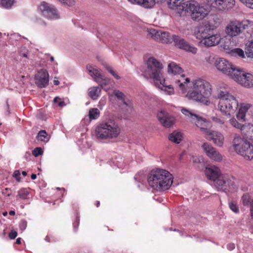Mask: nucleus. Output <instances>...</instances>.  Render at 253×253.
<instances>
[{"label": "nucleus", "mask_w": 253, "mask_h": 253, "mask_svg": "<svg viewBox=\"0 0 253 253\" xmlns=\"http://www.w3.org/2000/svg\"><path fill=\"white\" fill-rule=\"evenodd\" d=\"M34 22L37 25L42 27H45L46 26L45 21L40 17H36L34 20Z\"/></svg>", "instance_id": "obj_45"}, {"label": "nucleus", "mask_w": 253, "mask_h": 253, "mask_svg": "<svg viewBox=\"0 0 253 253\" xmlns=\"http://www.w3.org/2000/svg\"><path fill=\"white\" fill-rule=\"evenodd\" d=\"M121 129L114 120H109L98 124L95 128V135L99 140H111L117 138Z\"/></svg>", "instance_id": "obj_5"}, {"label": "nucleus", "mask_w": 253, "mask_h": 253, "mask_svg": "<svg viewBox=\"0 0 253 253\" xmlns=\"http://www.w3.org/2000/svg\"><path fill=\"white\" fill-rule=\"evenodd\" d=\"M231 42L230 40L225 41L224 43L222 45V47L224 49V51H225L228 54L230 52V51L232 49L233 45L231 44Z\"/></svg>", "instance_id": "obj_40"}, {"label": "nucleus", "mask_w": 253, "mask_h": 253, "mask_svg": "<svg viewBox=\"0 0 253 253\" xmlns=\"http://www.w3.org/2000/svg\"><path fill=\"white\" fill-rule=\"evenodd\" d=\"M175 84L187 98L206 105L210 104L209 98L211 95L212 88L206 80L199 78L191 83L189 78L182 75L177 77Z\"/></svg>", "instance_id": "obj_1"}, {"label": "nucleus", "mask_w": 253, "mask_h": 253, "mask_svg": "<svg viewBox=\"0 0 253 253\" xmlns=\"http://www.w3.org/2000/svg\"><path fill=\"white\" fill-rule=\"evenodd\" d=\"M1 193L2 195L6 197H9L11 195V191L10 189L8 188L3 189Z\"/></svg>", "instance_id": "obj_50"}, {"label": "nucleus", "mask_w": 253, "mask_h": 253, "mask_svg": "<svg viewBox=\"0 0 253 253\" xmlns=\"http://www.w3.org/2000/svg\"><path fill=\"white\" fill-rule=\"evenodd\" d=\"M233 96V95L230 94L226 89H219L217 91V96L219 99V101H221L222 99L224 100L229 98V96Z\"/></svg>", "instance_id": "obj_34"}, {"label": "nucleus", "mask_w": 253, "mask_h": 253, "mask_svg": "<svg viewBox=\"0 0 253 253\" xmlns=\"http://www.w3.org/2000/svg\"><path fill=\"white\" fill-rule=\"evenodd\" d=\"M30 195V192L28 189H21L18 191L17 196L22 199L26 200L29 199Z\"/></svg>", "instance_id": "obj_36"}, {"label": "nucleus", "mask_w": 253, "mask_h": 253, "mask_svg": "<svg viewBox=\"0 0 253 253\" xmlns=\"http://www.w3.org/2000/svg\"><path fill=\"white\" fill-rule=\"evenodd\" d=\"M227 248L229 251H232L235 249V246L233 243H229L227 245Z\"/></svg>", "instance_id": "obj_57"}, {"label": "nucleus", "mask_w": 253, "mask_h": 253, "mask_svg": "<svg viewBox=\"0 0 253 253\" xmlns=\"http://www.w3.org/2000/svg\"><path fill=\"white\" fill-rule=\"evenodd\" d=\"M245 53L248 57L253 58V40L247 43Z\"/></svg>", "instance_id": "obj_38"}, {"label": "nucleus", "mask_w": 253, "mask_h": 253, "mask_svg": "<svg viewBox=\"0 0 253 253\" xmlns=\"http://www.w3.org/2000/svg\"><path fill=\"white\" fill-rule=\"evenodd\" d=\"M42 152L43 151L41 147H37L33 151L32 154L35 157H37L42 155Z\"/></svg>", "instance_id": "obj_47"}, {"label": "nucleus", "mask_w": 253, "mask_h": 253, "mask_svg": "<svg viewBox=\"0 0 253 253\" xmlns=\"http://www.w3.org/2000/svg\"><path fill=\"white\" fill-rule=\"evenodd\" d=\"M38 10L42 16L49 20H56L60 18L58 11L54 5L45 1L40 3Z\"/></svg>", "instance_id": "obj_14"}, {"label": "nucleus", "mask_w": 253, "mask_h": 253, "mask_svg": "<svg viewBox=\"0 0 253 253\" xmlns=\"http://www.w3.org/2000/svg\"><path fill=\"white\" fill-rule=\"evenodd\" d=\"M79 225V218L78 216L76 217V221L73 223V227L75 231H76Z\"/></svg>", "instance_id": "obj_54"}, {"label": "nucleus", "mask_w": 253, "mask_h": 253, "mask_svg": "<svg viewBox=\"0 0 253 253\" xmlns=\"http://www.w3.org/2000/svg\"><path fill=\"white\" fill-rule=\"evenodd\" d=\"M76 0H64V2H60L61 3L67 5L68 6H72L75 4Z\"/></svg>", "instance_id": "obj_51"}, {"label": "nucleus", "mask_w": 253, "mask_h": 253, "mask_svg": "<svg viewBox=\"0 0 253 253\" xmlns=\"http://www.w3.org/2000/svg\"><path fill=\"white\" fill-rule=\"evenodd\" d=\"M229 123L232 126H233L234 127L237 128V129H239L240 130H241V132L242 134L243 135H244V131H243V129H244V127L245 126H248L249 125H251V123H246L245 124H241L240 123H239L235 118H231L229 121Z\"/></svg>", "instance_id": "obj_28"}, {"label": "nucleus", "mask_w": 253, "mask_h": 253, "mask_svg": "<svg viewBox=\"0 0 253 253\" xmlns=\"http://www.w3.org/2000/svg\"><path fill=\"white\" fill-rule=\"evenodd\" d=\"M132 4L139 5L142 7H148L152 5L153 0H128Z\"/></svg>", "instance_id": "obj_31"}, {"label": "nucleus", "mask_w": 253, "mask_h": 253, "mask_svg": "<svg viewBox=\"0 0 253 253\" xmlns=\"http://www.w3.org/2000/svg\"><path fill=\"white\" fill-rule=\"evenodd\" d=\"M61 100V98L59 97H55L53 100V101L55 103H57L58 104L59 101Z\"/></svg>", "instance_id": "obj_59"}, {"label": "nucleus", "mask_w": 253, "mask_h": 253, "mask_svg": "<svg viewBox=\"0 0 253 253\" xmlns=\"http://www.w3.org/2000/svg\"><path fill=\"white\" fill-rule=\"evenodd\" d=\"M86 69L90 76L101 86L102 88L106 91L110 89V80L105 78L100 70L90 65H87Z\"/></svg>", "instance_id": "obj_13"}, {"label": "nucleus", "mask_w": 253, "mask_h": 253, "mask_svg": "<svg viewBox=\"0 0 253 253\" xmlns=\"http://www.w3.org/2000/svg\"><path fill=\"white\" fill-rule=\"evenodd\" d=\"M21 243V238H18L17 239H16V243L17 244H20Z\"/></svg>", "instance_id": "obj_64"}, {"label": "nucleus", "mask_w": 253, "mask_h": 253, "mask_svg": "<svg viewBox=\"0 0 253 253\" xmlns=\"http://www.w3.org/2000/svg\"><path fill=\"white\" fill-rule=\"evenodd\" d=\"M201 159L200 157L197 156H193L192 159L193 162L195 164L200 163L201 162Z\"/></svg>", "instance_id": "obj_55"}, {"label": "nucleus", "mask_w": 253, "mask_h": 253, "mask_svg": "<svg viewBox=\"0 0 253 253\" xmlns=\"http://www.w3.org/2000/svg\"><path fill=\"white\" fill-rule=\"evenodd\" d=\"M247 7L253 9V0H239Z\"/></svg>", "instance_id": "obj_46"}, {"label": "nucleus", "mask_w": 253, "mask_h": 253, "mask_svg": "<svg viewBox=\"0 0 253 253\" xmlns=\"http://www.w3.org/2000/svg\"><path fill=\"white\" fill-rule=\"evenodd\" d=\"M224 0H207L208 5L218 10H224Z\"/></svg>", "instance_id": "obj_25"}, {"label": "nucleus", "mask_w": 253, "mask_h": 253, "mask_svg": "<svg viewBox=\"0 0 253 253\" xmlns=\"http://www.w3.org/2000/svg\"><path fill=\"white\" fill-rule=\"evenodd\" d=\"M172 175L168 170L158 169L149 173L147 181L149 185L158 191L169 189L173 183Z\"/></svg>", "instance_id": "obj_4"}, {"label": "nucleus", "mask_w": 253, "mask_h": 253, "mask_svg": "<svg viewBox=\"0 0 253 253\" xmlns=\"http://www.w3.org/2000/svg\"><path fill=\"white\" fill-rule=\"evenodd\" d=\"M163 64L153 57L148 58L147 68L143 72V76L147 80H152L156 87L163 91L166 94L171 95L174 91L171 85L166 84L162 70Z\"/></svg>", "instance_id": "obj_2"}, {"label": "nucleus", "mask_w": 253, "mask_h": 253, "mask_svg": "<svg viewBox=\"0 0 253 253\" xmlns=\"http://www.w3.org/2000/svg\"><path fill=\"white\" fill-rule=\"evenodd\" d=\"M15 2V0H0L1 6L7 9L11 8Z\"/></svg>", "instance_id": "obj_35"}, {"label": "nucleus", "mask_w": 253, "mask_h": 253, "mask_svg": "<svg viewBox=\"0 0 253 253\" xmlns=\"http://www.w3.org/2000/svg\"><path fill=\"white\" fill-rule=\"evenodd\" d=\"M250 213H251V216L252 218L253 219V205L252 207H251Z\"/></svg>", "instance_id": "obj_63"}, {"label": "nucleus", "mask_w": 253, "mask_h": 253, "mask_svg": "<svg viewBox=\"0 0 253 253\" xmlns=\"http://www.w3.org/2000/svg\"><path fill=\"white\" fill-rule=\"evenodd\" d=\"M45 241L47 242H52V240L51 238L49 236H46L44 239Z\"/></svg>", "instance_id": "obj_60"}, {"label": "nucleus", "mask_w": 253, "mask_h": 253, "mask_svg": "<svg viewBox=\"0 0 253 253\" xmlns=\"http://www.w3.org/2000/svg\"><path fill=\"white\" fill-rule=\"evenodd\" d=\"M205 173L207 179L213 182V184L222 174L220 169L213 165L207 166L205 168Z\"/></svg>", "instance_id": "obj_19"}, {"label": "nucleus", "mask_w": 253, "mask_h": 253, "mask_svg": "<svg viewBox=\"0 0 253 253\" xmlns=\"http://www.w3.org/2000/svg\"><path fill=\"white\" fill-rule=\"evenodd\" d=\"M37 139L39 141L47 142L49 141V137L45 130H41L38 134Z\"/></svg>", "instance_id": "obj_39"}, {"label": "nucleus", "mask_w": 253, "mask_h": 253, "mask_svg": "<svg viewBox=\"0 0 253 253\" xmlns=\"http://www.w3.org/2000/svg\"><path fill=\"white\" fill-rule=\"evenodd\" d=\"M17 236V233L16 231H11L9 234V237L10 239H15Z\"/></svg>", "instance_id": "obj_56"}, {"label": "nucleus", "mask_w": 253, "mask_h": 253, "mask_svg": "<svg viewBox=\"0 0 253 253\" xmlns=\"http://www.w3.org/2000/svg\"><path fill=\"white\" fill-rule=\"evenodd\" d=\"M100 116V111L97 108H91L88 112V116L90 120H96Z\"/></svg>", "instance_id": "obj_37"}, {"label": "nucleus", "mask_w": 253, "mask_h": 253, "mask_svg": "<svg viewBox=\"0 0 253 253\" xmlns=\"http://www.w3.org/2000/svg\"><path fill=\"white\" fill-rule=\"evenodd\" d=\"M195 36L205 47H209L218 45L221 41V36L218 33H214L213 26L206 24L201 26L195 32Z\"/></svg>", "instance_id": "obj_6"}, {"label": "nucleus", "mask_w": 253, "mask_h": 253, "mask_svg": "<svg viewBox=\"0 0 253 253\" xmlns=\"http://www.w3.org/2000/svg\"><path fill=\"white\" fill-rule=\"evenodd\" d=\"M148 36L152 39L163 43L169 44L172 42V35L167 31L149 29L148 30Z\"/></svg>", "instance_id": "obj_15"}, {"label": "nucleus", "mask_w": 253, "mask_h": 253, "mask_svg": "<svg viewBox=\"0 0 253 253\" xmlns=\"http://www.w3.org/2000/svg\"><path fill=\"white\" fill-rule=\"evenodd\" d=\"M205 60L209 64H212L213 62H215L213 56L211 55L206 56Z\"/></svg>", "instance_id": "obj_48"}, {"label": "nucleus", "mask_w": 253, "mask_h": 253, "mask_svg": "<svg viewBox=\"0 0 253 253\" xmlns=\"http://www.w3.org/2000/svg\"><path fill=\"white\" fill-rule=\"evenodd\" d=\"M35 84L41 88L46 87L48 84L49 74L46 70L41 69L38 72L35 77Z\"/></svg>", "instance_id": "obj_21"}, {"label": "nucleus", "mask_w": 253, "mask_h": 253, "mask_svg": "<svg viewBox=\"0 0 253 253\" xmlns=\"http://www.w3.org/2000/svg\"><path fill=\"white\" fill-rule=\"evenodd\" d=\"M239 106V102L234 96L218 101V108L220 112L225 116H230L237 111Z\"/></svg>", "instance_id": "obj_11"}, {"label": "nucleus", "mask_w": 253, "mask_h": 253, "mask_svg": "<svg viewBox=\"0 0 253 253\" xmlns=\"http://www.w3.org/2000/svg\"><path fill=\"white\" fill-rule=\"evenodd\" d=\"M138 187L140 188L141 189H143L145 188V186L142 182L140 184H138L137 185Z\"/></svg>", "instance_id": "obj_62"}, {"label": "nucleus", "mask_w": 253, "mask_h": 253, "mask_svg": "<svg viewBox=\"0 0 253 253\" xmlns=\"http://www.w3.org/2000/svg\"><path fill=\"white\" fill-rule=\"evenodd\" d=\"M184 0H168L167 4L169 8L175 11L180 17L185 16L186 9Z\"/></svg>", "instance_id": "obj_18"}, {"label": "nucleus", "mask_w": 253, "mask_h": 253, "mask_svg": "<svg viewBox=\"0 0 253 253\" xmlns=\"http://www.w3.org/2000/svg\"><path fill=\"white\" fill-rule=\"evenodd\" d=\"M202 148L207 156L211 160L219 162L222 160L221 155L216 149L208 143H204Z\"/></svg>", "instance_id": "obj_20"}, {"label": "nucleus", "mask_w": 253, "mask_h": 253, "mask_svg": "<svg viewBox=\"0 0 253 253\" xmlns=\"http://www.w3.org/2000/svg\"><path fill=\"white\" fill-rule=\"evenodd\" d=\"M238 111L236 114V117L239 121L246 122V114L247 111L251 107V105L249 103H242L239 105Z\"/></svg>", "instance_id": "obj_24"}, {"label": "nucleus", "mask_w": 253, "mask_h": 253, "mask_svg": "<svg viewBox=\"0 0 253 253\" xmlns=\"http://www.w3.org/2000/svg\"><path fill=\"white\" fill-rule=\"evenodd\" d=\"M242 201L244 206L253 205V196L249 193L244 194L242 197Z\"/></svg>", "instance_id": "obj_32"}, {"label": "nucleus", "mask_w": 253, "mask_h": 253, "mask_svg": "<svg viewBox=\"0 0 253 253\" xmlns=\"http://www.w3.org/2000/svg\"><path fill=\"white\" fill-rule=\"evenodd\" d=\"M158 119L160 123L165 127H170L174 123L173 117L165 111H161L158 114Z\"/></svg>", "instance_id": "obj_22"}, {"label": "nucleus", "mask_w": 253, "mask_h": 253, "mask_svg": "<svg viewBox=\"0 0 253 253\" xmlns=\"http://www.w3.org/2000/svg\"><path fill=\"white\" fill-rule=\"evenodd\" d=\"M65 105H66V104H65L64 101L62 100V99H61L60 101H59L58 106L59 107H64Z\"/></svg>", "instance_id": "obj_58"}, {"label": "nucleus", "mask_w": 253, "mask_h": 253, "mask_svg": "<svg viewBox=\"0 0 253 253\" xmlns=\"http://www.w3.org/2000/svg\"><path fill=\"white\" fill-rule=\"evenodd\" d=\"M228 54L232 56L238 57L242 58H245V53L244 50L240 48L233 47Z\"/></svg>", "instance_id": "obj_33"}, {"label": "nucleus", "mask_w": 253, "mask_h": 253, "mask_svg": "<svg viewBox=\"0 0 253 253\" xmlns=\"http://www.w3.org/2000/svg\"><path fill=\"white\" fill-rule=\"evenodd\" d=\"M114 94L119 99L121 100L123 104L122 105V109H125L127 112H131L133 110V104L132 102L125 98V94L119 90H114L113 91Z\"/></svg>", "instance_id": "obj_23"}, {"label": "nucleus", "mask_w": 253, "mask_h": 253, "mask_svg": "<svg viewBox=\"0 0 253 253\" xmlns=\"http://www.w3.org/2000/svg\"><path fill=\"white\" fill-rule=\"evenodd\" d=\"M168 73L174 75H179L182 73L183 70L178 65L174 62H171L168 65Z\"/></svg>", "instance_id": "obj_26"}, {"label": "nucleus", "mask_w": 253, "mask_h": 253, "mask_svg": "<svg viewBox=\"0 0 253 253\" xmlns=\"http://www.w3.org/2000/svg\"><path fill=\"white\" fill-rule=\"evenodd\" d=\"M214 65L216 68L223 74H225L233 79V76L236 74L239 68L236 67L231 63L223 58H218L215 59Z\"/></svg>", "instance_id": "obj_12"}, {"label": "nucleus", "mask_w": 253, "mask_h": 253, "mask_svg": "<svg viewBox=\"0 0 253 253\" xmlns=\"http://www.w3.org/2000/svg\"><path fill=\"white\" fill-rule=\"evenodd\" d=\"M235 1L234 0H224V10H228L233 7L235 5Z\"/></svg>", "instance_id": "obj_41"}, {"label": "nucleus", "mask_w": 253, "mask_h": 253, "mask_svg": "<svg viewBox=\"0 0 253 253\" xmlns=\"http://www.w3.org/2000/svg\"><path fill=\"white\" fill-rule=\"evenodd\" d=\"M185 15L189 13L191 19L199 22L207 17L210 13V9L203 4H200L195 0L185 1Z\"/></svg>", "instance_id": "obj_8"}, {"label": "nucleus", "mask_w": 253, "mask_h": 253, "mask_svg": "<svg viewBox=\"0 0 253 253\" xmlns=\"http://www.w3.org/2000/svg\"><path fill=\"white\" fill-rule=\"evenodd\" d=\"M212 120L215 123L219 124H223L224 123V121L222 119L218 117H213Z\"/></svg>", "instance_id": "obj_52"}, {"label": "nucleus", "mask_w": 253, "mask_h": 253, "mask_svg": "<svg viewBox=\"0 0 253 253\" xmlns=\"http://www.w3.org/2000/svg\"><path fill=\"white\" fill-rule=\"evenodd\" d=\"M182 138L183 136L182 133L178 131H174L169 136V140L176 144L180 143Z\"/></svg>", "instance_id": "obj_30"}, {"label": "nucleus", "mask_w": 253, "mask_h": 253, "mask_svg": "<svg viewBox=\"0 0 253 253\" xmlns=\"http://www.w3.org/2000/svg\"><path fill=\"white\" fill-rule=\"evenodd\" d=\"M101 88L98 86H92L88 88V95L93 100H96L100 96Z\"/></svg>", "instance_id": "obj_27"}, {"label": "nucleus", "mask_w": 253, "mask_h": 253, "mask_svg": "<svg viewBox=\"0 0 253 253\" xmlns=\"http://www.w3.org/2000/svg\"><path fill=\"white\" fill-rule=\"evenodd\" d=\"M213 186L218 191L226 194L234 192L237 189L235 178L228 173H222L215 181Z\"/></svg>", "instance_id": "obj_10"}, {"label": "nucleus", "mask_w": 253, "mask_h": 253, "mask_svg": "<svg viewBox=\"0 0 253 253\" xmlns=\"http://www.w3.org/2000/svg\"><path fill=\"white\" fill-rule=\"evenodd\" d=\"M19 55L23 57L29 59L28 50L26 47H21L19 51Z\"/></svg>", "instance_id": "obj_44"}, {"label": "nucleus", "mask_w": 253, "mask_h": 253, "mask_svg": "<svg viewBox=\"0 0 253 253\" xmlns=\"http://www.w3.org/2000/svg\"><path fill=\"white\" fill-rule=\"evenodd\" d=\"M243 131L244 132L243 136L253 144V125L251 124L248 126H245Z\"/></svg>", "instance_id": "obj_29"}, {"label": "nucleus", "mask_w": 253, "mask_h": 253, "mask_svg": "<svg viewBox=\"0 0 253 253\" xmlns=\"http://www.w3.org/2000/svg\"><path fill=\"white\" fill-rule=\"evenodd\" d=\"M117 166L119 169H123V164L121 162H119V163H116Z\"/></svg>", "instance_id": "obj_61"}, {"label": "nucleus", "mask_w": 253, "mask_h": 253, "mask_svg": "<svg viewBox=\"0 0 253 253\" xmlns=\"http://www.w3.org/2000/svg\"><path fill=\"white\" fill-rule=\"evenodd\" d=\"M20 171L19 170H15L13 174V176L18 181H20Z\"/></svg>", "instance_id": "obj_53"}, {"label": "nucleus", "mask_w": 253, "mask_h": 253, "mask_svg": "<svg viewBox=\"0 0 253 253\" xmlns=\"http://www.w3.org/2000/svg\"><path fill=\"white\" fill-rule=\"evenodd\" d=\"M236 73L233 80L244 87H253V73H246L239 68Z\"/></svg>", "instance_id": "obj_16"}, {"label": "nucleus", "mask_w": 253, "mask_h": 253, "mask_svg": "<svg viewBox=\"0 0 253 253\" xmlns=\"http://www.w3.org/2000/svg\"><path fill=\"white\" fill-rule=\"evenodd\" d=\"M245 31L250 37H253V21L248 19L233 20L230 21L225 28L226 33L231 37L240 36Z\"/></svg>", "instance_id": "obj_7"}, {"label": "nucleus", "mask_w": 253, "mask_h": 253, "mask_svg": "<svg viewBox=\"0 0 253 253\" xmlns=\"http://www.w3.org/2000/svg\"><path fill=\"white\" fill-rule=\"evenodd\" d=\"M172 42L177 48L193 54H196L198 51L196 46L189 43L185 39L176 35H172Z\"/></svg>", "instance_id": "obj_17"}, {"label": "nucleus", "mask_w": 253, "mask_h": 253, "mask_svg": "<svg viewBox=\"0 0 253 253\" xmlns=\"http://www.w3.org/2000/svg\"><path fill=\"white\" fill-rule=\"evenodd\" d=\"M229 207L230 210L236 213L239 212V209L236 202L230 201L229 202Z\"/></svg>", "instance_id": "obj_43"}, {"label": "nucleus", "mask_w": 253, "mask_h": 253, "mask_svg": "<svg viewBox=\"0 0 253 253\" xmlns=\"http://www.w3.org/2000/svg\"><path fill=\"white\" fill-rule=\"evenodd\" d=\"M232 146L237 154L245 160L251 161L253 159V144L246 138L244 139L239 135H235Z\"/></svg>", "instance_id": "obj_9"}, {"label": "nucleus", "mask_w": 253, "mask_h": 253, "mask_svg": "<svg viewBox=\"0 0 253 253\" xmlns=\"http://www.w3.org/2000/svg\"><path fill=\"white\" fill-rule=\"evenodd\" d=\"M181 111L189 122L200 128L206 135L207 139L212 140L217 146H222L224 141V136L219 132L209 129L211 126L210 122L197 115L193 110L182 108Z\"/></svg>", "instance_id": "obj_3"}, {"label": "nucleus", "mask_w": 253, "mask_h": 253, "mask_svg": "<svg viewBox=\"0 0 253 253\" xmlns=\"http://www.w3.org/2000/svg\"><path fill=\"white\" fill-rule=\"evenodd\" d=\"M27 226V221L25 220H22L20 221L19 223V228L22 231L24 230Z\"/></svg>", "instance_id": "obj_49"}, {"label": "nucleus", "mask_w": 253, "mask_h": 253, "mask_svg": "<svg viewBox=\"0 0 253 253\" xmlns=\"http://www.w3.org/2000/svg\"><path fill=\"white\" fill-rule=\"evenodd\" d=\"M105 68L116 79H120V76L112 69V68L106 64H103Z\"/></svg>", "instance_id": "obj_42"}]
</instances>
